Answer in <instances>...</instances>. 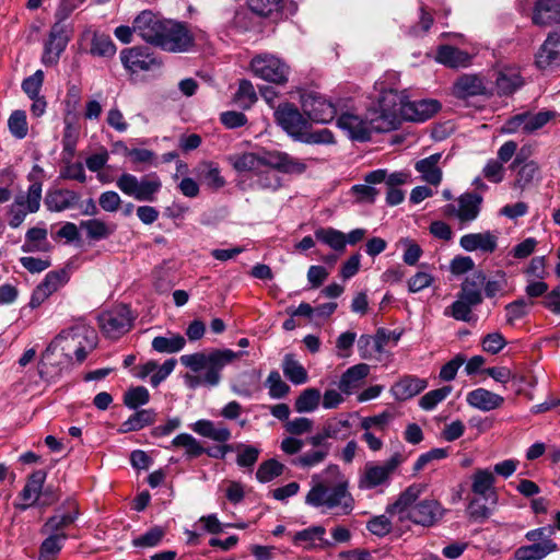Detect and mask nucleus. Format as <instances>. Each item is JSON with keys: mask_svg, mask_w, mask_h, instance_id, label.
I'll list each match as a JSON object with an SVG mask.
<instances>
[{"mask_svg": "<svg viewBox=\"0 0 560 560\" xmlns=\"http://www.w3.org/2000/svg\"><path fill=\"white\" fill-rule=\"evenodd\" d=\"M378 108L368 110L364 118L343 113L337 119V126L343 130L347 136L357 141H368L373 132H387L396 129L398 120L395 106H387V101L393 103L397 100V94L392 89H380Z\"/></svg>", "mask_w": 560, "mask_h": 560, "instance_id": "f257e3e1", "label": "nucleus"}, {"mask_svg": "<svg viewBox=\"0 0 560 560\" xmlns=\"http://www.w3.org/2000/svg\"><path fill=\"white\" fill-rule=\"evenodd\" d=\"M425 486L411 485L399 498L387 508L390 514H400L399 518L407 517L412 523L423 527L434 526L444 515L445 510L439 501L424 499L417 502Z\"/></svg>", "mask_w": 560, "mask_h": 560, "instance_id": "f03ea898", "label": "nucleus"}, {"mask_svg": "<svg viewBox=\"0 0 560 560\" xmlns=\"http://www.w3.org/2000/svg\"><path fill=\"white\" fill-rule=\"evenodd\" d=\"M305 503L336 516L349 515L355 506L347 479L342 478L329 486L323 480H316V476L313 477V486L305 497Z\"/></svg>", "mask_w": 560, "mask_h": 560, "instance_id": "7ed1b4c3", "label": "nucleus"}, {"mask_svg": "<svg viewBox=\"0 0 560 560\" xmlns=\"http://www.w3.org/2000/svg\"><path fill=\"white\" fill-rule=\"evenodd\" d=\"M244 354H246L245 351L235 352L231 349H219L208 354L202 352L184 354L180 357V362L194 372L206 370L201 376L191 380L190 387L199 385L215 387L221 381L223 368Z\"/></svg>", "mask_w": 560, "mask_h": 560, "instance_id": "20e7f679", "label": "nucleus"}, {"mask_svg": "<svg viewBox=\"0 0 560 560\" xmlns=\"http://www.w3.org/2000/svg\"><path fill=\"white\" fill-rule=\"evenodd\" d=\"M228 160L236 172H252L253 175L261 166H272L279 168L284 174H302L306 170V165L303 162L280 151H266L261 154L246 152L230 155Z\"/></svg>", "mask_w": 560, "mask_h": 560, "instance_id": "39448f33", "label": "nucleus"}, {"mask_svg": "<svg viewBox=\"0 0 560 560\" xmlns=\"http://www.w3.org/2000/svg\"><path fill=\"white\" fill-rule=\"evenodd\" d=\"M495 477L488 469H477L471 476V491L476 495L469 501L468 513L474 520H486L491 515V510L487 503L494 505L498 501V494L494 488Z\"/></svg>", "mask_w": 560, "mask_h": 560, "instance_id": "423d86ee", "label": "nucleus"}, {"mask_svg": "<svg viewBox=\"0 0 560 560\" xmlns=\"http://www.w3.org/2000/svg\"><path fill=\"white\" fill-rule=\"evenodd\" d=\"M59 334H66L62 338V353L70 358L71 352H73L79 363H82L97 346L96 330L83 322H79Z\"/></svg>", "mask_w": 560, "mask_h": 560, "instance_id": "0eeeda50", "label": "nucleus"}, {"mask_svg": "<svg viewBox=\"0 0 560 560\" xmlns=\"http://www.w3.org/2000/svg\"><path fill=\"white\" fill-rule=\"evenodd\" d=\"M116 186L122 194L138 201L153 202L162 188V182L156 173H150L140 179L130 173H122L116 179Z\"/></svg>", "mask_w": 560, "mask_h": 560, "instance_id": "6e6552de", "label": "nucleus"}, {"mask_svg": "<svg viewBox=\"0 0 560 560\" xmlns=\"http://www.w3.org/2000/svg\"><path fill=\"white\" fill-rule=\"evenodd\" d=\"M135 316L126 304H118L110 310L102 312L98 317V326L105 337L118 339L127 334L133 325Z\"/></svg>", "mask_w": 560, "mask_h": 560, "instance_id": "1a4fd4ad", "label": "nucleus"}, {"mask_svg": "<svg viewBox=\"0 0 560 560\" xmlns=\"http://www.w3.org/2000/svg\"><path fill=\"white\" fill-rule=\"evenodd\" d=\"M397 94V100L393 104L392 101H387V106H395L396 117L399 121V115L410 121H425L430 119L441 108V105L435 100H416L408 101L405 96L398 94V92L392 89Z\"/></svg>", "mask_w": 560, "mask_h": 560, "instance_id": "9d476101", "label": "nucleus"}, {"mask_svg": "<svg viewBox=\"0 0 560 560\" xmlns=\"http://www.w3.org/2000/svg\"><path fill=\"white\" fill-rule=\"evenodd\" d=\"M250 69L257 78L278 85L287 83L290 73V67L271 54L255 56L250 61Z\"/></svg>", "mask_w": 560, "mask_h": 560, "instance_id": "9b49d317", "label": "nucleus"}, {"mask_svg": "<svg viewBox=\"0 0 560 560\" xmlns=\"http://www.w3.org/2000/svg\"><path fill=\"white\" fill-rule=\"evenodd\" d=\"M42 190L43 184L40 182H34L28 186L26 194L15 196L14 201L9 208V225L11 228H19L28 213H35L39 210Z\"/></svg>", "mask_w": 560, "mask_h": 560, "instance_id": "f8f14e48", "label": "nucleus"}, {"mask_svg": "<svg viewBox=\"0 0 560 560\" xmlns=\"http://www.w3.org/2000/svg\"><path fill=\"white\" fill-rule=\"evenodd\" d=\"M195 45V37L185 23L168 20L158 48L182 54L194 50Z\"/></svg>", "mask_w": 560, "mask_h": 560, "instance_id": "ddd939ff", "label": "nucleus"}, {"mask_svg": "<svg viewBox=\"0 0 560 560\" xmlns=\"http://www.w3.org/2000/svg\"><path fill=\"white\" fill-rule=\"evenodd\" d=\"M483 198L480 192H464L453 203L443 207V213L456 219L462 226L477 220L480 214Z\"/></svg>", "mask_w": 560, "mask_h": 560, "instance_id": "4468645a", "label": "nucleus"}, {"mask_svg": "<svg viewBox=\"0 0 560 560\" xmlns=\"http://www.w3.org/2000/svg\"><path fill=\"white\" fill-rule=\"evenodd\" d=\"M168 19H164L150 10L140 12L135 18L136 34L145 43L159 47Z\"/></svg>", "mask_w": 560, "mask_h": 560, "instance_id": "2eb2a0df", "label": "nucleus"}, {"mask_svg": "<svg viewBox=\"0 0 560 560\" xmlns=\"http://www.w3.org/2000/svg\"><path fill=\"white\" fill-rule=\"evenodd\" d=\"M120 61L126 70L139 73L159 69L162 61L154 52L143 47H132L120 51Z\"/></svg>", "mask_w": 560, "mask_h": 560, "instance_id": "dca6fc26", "label": "nucleus"}, {"mask_svg": "<svg viewBox=\"0 0 560 560\" xmlns=\"http://www.w3.org/2000/svg\"><path fill=\"white\" fill-rule=\"evenodd\" d=\"M301 104L303 113L316 124H328L337 114L336 106L316 93L303 95Z\"/></svg>", "mask_w": 560, "mask_h": 560, "instance_id": "f3484780", "label": "nucleus"}, {"mask_svg": "<svg viewBox=\"0 0 560 560\" xmlns=\"http://www.w3.org/2000/svg\"><path fill=\"white\" fill-rule=\"evenodd\" d=\"M69 40L70 37L67 33V26L63 23L56 22L51 26L48 38L45 42L42 62L45 66L57 65Z\"/></svg>", "mask_w": 560, "mask_h": 560, "instance_id": "a211bd4d", "label": "nucleus"}, {"mask_svg": "<svg viewBox=\"0 0 560 560\" xmlns=\"http://www.w3.org/2000/svg\"><path fill=\"white\" fill-rule=\"evenodd\" d=\"M275 118L278 125L292 138L299 140L307 128V120L299 109L290 103H283L275 110Z\"/></svg>", "mask_w": 560, "mask_h": 560, "instance_id": "6ab92c4d", "label": "nucleus"}, {"mask_svg": "<svg viewBox=\"0 0 560 560\" xmlns=\"http://www.w3.org/2000/svg\"><path fill=\"white\" fill-rule=\"evenodd\" d=\"M493 88L489 86L481 77L477 74H464L453 85V94L460 100L472 96H490Z\"/></svg>", "mask_w": 560, "mask_h": 560, "instance_id": "aec40b11", "label": "nucleus"}, {"mask_svg": "<svg viewBox=\"0 0 560 560\" xmlns=\"http://www.w3.org/2000/svg\"><path fill=\"white\" fill-rule=\"evenodd\" d=\"M390 339V334L384 328L377 329L374 336L361 335L358 339L359 355L363 360L377 359L385 352V347Z\"/></svg>", "mask_w": 560, "mask_h": 560, "instance_id": "412c9836", "label": "nucleus"}, {"mask_svg": "<svg viewBox=\"0 0 560 560\" xmlns=\"http://www.w3.org/2000/svg\"><path fill=\"white\" fill-rule=\"evenodd\" d=\"M535 63L540 70L556 69L560 66V32L548 35L536 55Z\"/></svg>", "mask_w": 560, "mask_h": 560, "instance_id": "4be33fe9", "label": "nucleus"}, {"mask_svg": "<svg viewBox=\"0 0 560 560\" xmlns=\"http://www.w3.org/2000/svg\"><path fill=\"white\" fill-rule=\"evenodd\" d=\"M79 201L80 195L77 191L65 188L48 189L44 199L47 210L51 212L73 209Z\"/></svg>", "mask_w": 560, "mask_h": 560, "instance_id": "5701e85b", "label": "nucleus"}, {"mask_svg": "<svg viewBox=\"0 0 560 560\" xmlns=\"http://www.w3.org/2000/svg\"><path fill=\"white\" fill-rule=\"evenodd\" d=\"M47 474L45 470H36L30 475L27 481L20 493V498L23 500V503L16 504V509L21 511H26L31 506H34L38 503Z\"/></svg>", "mask_w": 560, "mask_h": 560, "instance_id": "b1692460", "label": "nucleus"}, {"mask_svg": "<svg viewBox=\"0 0 560 560\" xmlns=\"http://www.w3.org/2000/svg\"><path fill=\"white\" fill-rule=\"evenodd\" d=\"M371 368L366 363H358L348 368L340 376L338 388L349 396L352 395L369 376Z\"/></svg>", "mask_w": 560, "mask_h": 560, "instance_id": "393cba45", "label": "nucleus"}, {"mask_svg": "<svg viewBox=\"0 0 560 560\" xmlns=\"http://www.w3.org/2000/svg\"><path fill=\"white\" fill-rule=\"evenodd\" d=\"M427 386V380L416 375H405L392 386L390 393L396 400L406 401L423 392Z\"/></svg>", "mask_w": 560, "mask_h": 560, "instance_id": "a878e982", "label": "nucleus"}, {"mask_svg": "<svg viewBox=\"0 0 560 560\" xmlns=\"http://www.w3.org/2000/svg\"><path fill=\"white\" fill-rule=\"evenodd\" d=\"M466 401L470 407L488 412L500 408L504 398L499 394L479 387L467 394Z\"/></svg>", "mask_w": 560, "mask_h": 560, "instance_id": "bb28decb", "label": "nucleus"}, {"mask_svg": "<svg viewBox=\"0 0 560 560\" xmlns=\"http://www.w3.org/2000/svg\"><path fill=\"white\" fill-rule=\"evenodd\" d=\"M459 245L466 252L481 250L483 253H493L497 249L498 238L490 231L468 233L460 237Z\"/></svg>", "mask_w": 560, "mask_h": 560, "instance_id": "cd10ccee", "label": "nucleus"}, {"mask_svg": "<svg viewBox=\"0 0 560 560\" xmlns=\"http://www.w3.org/2000/svg\"><path fill=\"white\" fill-rule=\"evenodd\" d=\"M536 25L560 24V0H538L533 12Z\"/></svg>", "mask_w": 560, "mask_h": 560, "instance_id": "c85d7f7f", "label": "nucleus"}, {"mask_svg": "<svg viewBox=\"0 0 560 560\" xmlns=\"http://www.w3.org/2000/svg\"><path fill=\"white\" fill-rule=\"evenodd\" d=\"M486 276L483 272L478 271L472 276L467 277L462 285L460 291L457 296L468 302V304H472L477 306L482 302V292L481 289L485 284Z\"/></svg>", "mask_w": 560, "mask_h": 560, "instance_id": "c756f323", "label": "nucleus"}, {"mask_svg": "<svg viewBox=\"0 0 560 560\" xmlns=\"http://www.w3.org/2000/svg\"><path fill=\"white\" fill-rule=\"evenodd\" d=\"M390 475L383 465L368 463L359 478L358 487L361 490H371L388 482Z\"/></svg>", "mask_w": 560, "mask_h": 560, "instance_id": "7c9ffc66", "label": "nucleus"}, {"mask_svg": "<svg viewBox=\"0 0 560 560\" xmlns=\"http://www.w3.org/2000/svg\"><path fill=\"white\" fill-rule=\"evenodd\" d=\"M442 153H433L416 162L415 170L421 175L422 180L438 186L442 180V170L439 166Z\"/></svg>", "mask_w": 560, "mask_h": 560, "instance_id": "2f4dec72", "label": "nucleus"}, {"mask_svg": "<svg viewBox=\"0 0 560 560\" xmlns=\"http://www.w3.org/2000/svg\"><path fill=\"white\" fill-rule=\"evenodd\" d=\"M523 83L518 70L506 68L497 73L494 90L499 96H508L516 92Z\"/></svg>", "mask_w": 560, "mask_h": 560, "instance_id": "473e14b6", "label": "nucleus"}, {"mask_svg": "<svg viewBox=\"0 0 560 560\" xmlns=\"http://www.w3.org/2000/svg\"><path fill=\"white\" fill-rule=\"evenodd\" d=\"M158 413L154 409H137L135 412L125 420L118 432L129 433L140 431L145 427L152 425L156 421Z\"/></svg>", "mask_w": 560, "mask_h": 560, "instance_id": "72a5a7b5", "label": "nucleus"}, {"mask_svg": "<svg viewBox=\"0 0 560 560\" xmlns=\"http://www.w3.org/2000/svg\"><path fill=\"white\" fill-rule=\"evenodd\" d=\"M557 544L553 540H545L516 549V560H542L549 553L557 550Z\"/></svg>", "mask_w": 560, "mask_h": 560, "instance_id": "f704fd0d", "label": "nucleus"}, {"mask_svg": "<svg viewBox=\"0 0 560 560\" xmlns=\"http://www.w3.org/2000/svg\"><path fill=\"white\" fill-rule=\"evenodd\" d=\"M79 517V510L74 508L68 513H56L48 517L42 527L44 534L67 535L65 529L73 524Z\"/></svg>", "mask_w": 560, "mask_h": 560, "instance_id": "c9c22d12", "label": "nucleus"}, {"mask_svg": "<svg viewBox=\"0 0 560 560\" xmlns=\"http://www.w3.org/2000/svg\"><path fill=\"white\" fill-rule=\"evenodd\" d=\"M282 371L284 376L294 385L305 384L308 380L307 371L292 353L284 355Z\"/></svg>", "mask_w": 560, "mask_h": 560, "instance_id": "e433bc0d", "label": "nucleus"}, {"mask_svg": "<svg viewBox=\"0 0 560 560\" xmlns=\"http://www.w3.org/2000/svg\"><path fill=\"white\" fill-rule=\"evenodd\" d=\"M314 237L336 253H343L346 249V234L334 228H319L315 230Z\"/></svg>", "mask_w": 560, "mask_h": 560, "instance_id": "4c0bfd02", "label": "nucleus"}, {"mask_svg": "<svg viewBox=\"0 0 560 560\" xmlns=\"http://www.w3.org/2000/svg\"><path fill=\"white\" fill-rule=\"evenodd\" d=\"M325 534L326 529L324 526H310L305 529L296 532L292 537V542L295 546H301L305 549H311L315 547L317 542L324 541Z\"/></svg>", "mask_w": 560, "mask_h": 560, "instance_id": "58836bf2", "label": "nucleus"}, {"mask_svg": "<svg viewBox=\"0 0 560 560\" xmlns=\"http://www.w3.org/2000/svg\"><path fill=\"white\" fill-rule=\"evenodd\" d=\"M197 174L213 190H218L225 185V179L214 162H202L198 166Z\"/></svg>", "mask_w": 560, "mask_h": 560, "instance_id": "ea45409f", "label": "nucleus"}, {"mask_svg": "<svg viewBox=\"0 0 560 560\" xmlns=\"http://www.w3.org/2000/svg\"><path fill=\"white\" fill-rule=\"evenodd\" d=\"M278 173L282 172L272 166H261L254 175V183L261 189L277 190L282 185V179Z\"/></svg>", "mask_w": 560, "mask_h": 560, "instance_id": "a19ab883", "label": "nucleus"}, {"mask_svg": "<svg viewBox=\"0 0 560 560\" xmlns=\"http://www.w3.org/2000/svg\"><path fill=\"white\" fill-rule=\"evenodd\" d=\"M47 249V230L38 226L31 228L25 234V243L22 245V250L24 253H31Z\"/></svg>", "mask_w": 560, "mask_h": 560, "instance_id": "79ce46f5", "label": "nucleus"}, {"mask_svg": "<svg viewBox=\"0 0 560 560\" xmlns=\"http://www.w3.org/2000/svg\"><path fill=\"white\" fill-rule=\"evenodd\" d=\"M80 228L85 231L86 237L91 241H101L109 237L115 228L106 224L100 219H90L80 222Z\"/></svg>", "mask_w": 560, "mask_h": 560, "instance_id": "37998d69", "label": "nucleus"}, {"mask_svg": "<svg viewBox=\"0 0 560 560\" xmlns=\"http://www.w3.org/2000/svg\"><path fill=\"white\" fill-rule=\"evenodd\" d=\"M172 446L185 450V456L188 459L197 458L205 454L206 448L201 443L189 433H180L172 440Z\"/></svg>", "mask_w": 560, "mask_h": 560, "instance_id": "c03bdc74", "label": "nucleus"}, {"mask_svg": "<svg viewBox=\"0 0 560 560\" xmlns=\"http://www.w3.org/2000/svg\"><path fill=\"white\" fill-rule=\"evenodd\" d=\"M186 345V340L180 335L171 337L158 336L152 340V349L159 353H176Z\"/></svg>", "mask_w": 560, "mask_h": 560, "instance_id": "a18cd8bd", "label": "nucleus"}, {"mask_svg": "<svg viewBox=\"0 0 560 560\" xmlns=\"http://www.w3.org/2000/svg\"><path fill=\"white\" fill-rule=\"evenodd\" d=\"M68 535L48 534L39 548V560H54L63 547Z\"/></svg>", "mask_w": 560, "mask_h": 560, "instance_id": "49530a36", "label": "nucleus"}, {"mask_svg": "<svg viewBox=\"0 0 560 560\" xmlns=\"http://www.w3.org/2000/svg\"><path fill=\"white\" fill-rule=\"evenodd\" d=\"M320 402V392L317 388L304 389L294 402V409L300 412H313L317 409Z\"/></svg>", "mask_w": 560, "mask_h": 560, "instance_id": "de8ad7c7", "label": "nucleus"}, {"mask_svg": "<svg viewBox=\"0 0 560 560\" xmlns=\"http://www.w3.org/2000/svg\"><path fill=\"white\" fill-rule=\"evenodd\" d=\"M116 45L108 35L95 34L91 42L90 54L95 57L112 58L116 54Z\"/></svg>", "mask_w": 560, "mask_h": 560, "instance_id": "09e8293b", "label": "nucleus"}, {"mask_svg": "<svg viewBox=\"0 0 560 560\" xmlns=\"http://www.w3.org/2000/svg\"><path fill=\"white\" fill-rule=\"evenodd\" d=\"M524 113L526 115L525 135L534 133L558 116V113L555 110H541L536 114H532L530 112Z\"/></svg>", "mask_w": 560, "mask_h": 560, "instance_id": "8fccbe9b", "label": "nucleus"}, {"mask_svg": "<svg viewBox=\"0 0 560 560\" xmlns=\"http://www.w3.org/2000/svg\"><path fill=\"white\" fill-rule=\"evenodd\" d=\"M436 60L444 66L457 68L464 65L466 54L455 47L445 45L438 49Z\"/></svg>", "mask_w": 560, "mask_h": 560, "instance_id": "3c124183", "label": "nucleus"}, {"mask_svg": "<svg viewBox=\"0 0 560 560\" xmlns=\"http://www.w3.org/2000/svg\"><path fill=\"white\" fill-rule=\"evenodd\" d=\"M256 101L257 95L252 82L248 80H241L238 89L234 95L235 104L243 109H248Z\"/></svg>", "mask_w": 560, "mask_h": 560, "instance_id": "603ef678", "label": "nucleus"}, {"mask_svg": "<svg viewBox=\"0 0 560 560\" xmlns=\"http://www.w3.org/2000/svg\"><path fill=\"white\" fill-rule=\"evenodd\" d=\"M350 427L351 424L347 417L332 418L324 424V434L329 436V439H345L349 434Z\"/></svg>", "mask_w": 560, "mask_h": 560, "instance_id": "864d4df0", "label": "nucleus"}, {"mask_svg": "<svg viewBox=\"0 0 560 560\" xmlns=\"http://www.w3.org/2000/svg\"><path fill=\"white\" fill-rule=\"evenodd\" d=\"M284 466L275 458L262 462L257 471L256 479L261 483H267L282 475Z\"/></svg>", "mask_w": 560, "mask_h": 560, "instance_id": "5fc2aeb1", "label": "nucleus"}, {"mask_svg": "<svg viewBox=\"0 0 560 560\" xmlns=\"http://www.w3.org/2000/svg\"><path fill=\"white\" fill-rule=\"evenodd\" d=\"M69 271L63 268L60 270L49 271L38 285H40L49 295H51L58 289L63 287L69 281Z\"/></svg>", "mask_w": 560, "mask_h": 560, "instance_id": "6e6d98bb", "label": "nucleus"}, {"mask_svg": "<svg viewBox=\"0 0 560 560\" xmlns=\"http://www.w3.org/2000/svg\"><path fill=\"white\" fill-rule=\"evenodd\" d=\"M150 401V393L144 386H137L124 394V405L131 410H137Z\"/></svg>", "mask_w": 560, "mask_h": 560, "instance_id": "4d7b16f0", "label": "nucleus"}, {"mask_svg": "<svg viewBox=\"0 0 560 560\" xmlns=\"http://www.w3.org/2000/svg\"><path fill=\"white\" fill-rule=\"evenodd\" d=\"M265 386L268 388V394L272 399H281L290 392V386L282 381L280 373L273 370L269 373Z\"/></svg>", "mask_w": 560, "mask_h": 560, "instance_id": "13d9d810", "label": "nucleus"}, {"mask_svg": "<svg viewBox=\"0 0 560 560\" xmlns=\"http://www.w3.org/2000/svg\"><path fill=\"white\" fill-rule=\"evenodd\" d=\"M452 386L446 385L425 393L419 400V407L427 411L433 410L452 393Z\"/></svg>", "mask_w": 560, "mask_h": 560, "instance_id": "bf43d9fd", "label": "nucleus"}, {"mask_svg": "<svg viewBox=\"0 0 560 560\" xmlns=\"http://www.w3.org/2000/svg\"><path fill=\"white\" fill-rule=\"evenodd\" d=\"M329 447L313 450L311 452L304 453L296 458H294L291 463L292 465L301 468H312L314 466L323 463L328 456Z\"/></svg>", "mask_w": 560, "mask_h": 560, "instance_id": "052dcab7", "label": "nucleus"}, {"mask_svg": "<svg viewBox=\"0 0 560 560\" xmlns=\"http://www.w3.org/2000/svg\"><path fill=\"white\" fill-rule=\"evenodd\" d=\"M472 307H475L472 304H468V302L457 296V300L444 310V315L456 320L469 322Z\"/></svg>", "mask_w": 560, "mask_h": 560, "instance_id": "680f3d73", "label": "nucleus"}, {"mask_svg": "<svg viewBox=\"0 0 560 560\" xmlns=\"http://www.w3.org/2000/svg\"><path fill=\"white\" fill-rule=\"evenodd\" d=\"M539 174V165L535 161L524 163L517 171L515 187L526 188Z\"/></svg>", "mask_w": 560, "mask_h": 560, "instance_id": "e2e57ef3", "label": "nucleus"}, {"mask_svg": "<svg viewBox=\"0 0 560 560\" xmlns=\"http://www.w3.org/2000/svg\"><path fill=\"white\" fill-rule=\"evenodd\" d=\"M164 534L165 533L161 527L155 526L145 532L144 534L133 538L131 544L133 547L152 548L160 545L164 537Z\"/></svg>", "mask_w": 560, "mask_h": 560, "instance_id": "0e129e2a", "label": "nucleus"}, {"mask_svg": "<svg viewBox=\"0 0 560 560\" xmlns=\"http://www.w3.org/2000/svg\"><path fill=\"white\" fill-rule=\"evenodd\" d=\"M8 126L16 139L25 138L28 131L25 112L14 110L9 117Z\"/></svg>", "mask_w": 560, "mask_h": 560, "instance_id": "69168bd1", "label": "nucleus"}, {"mask_svg": "<svg viewBox=\"0 0 560 560\" xmlns=\"http://www.w3.org/2000/svg\"><path fill=\"white\" fill-rule=\"evenodd\" d=\"M236 464L242 468H253L258 460L260 450L253 445L240 444Z\"/></svg>", "mask_w": 560, "mask_h": 560, "instance_id": "338daca9", "label": "nucleus"}, {"mask_svg": "<svg viewBox=\"0 0 560 560\" xmlns=\"http://www.w3.org/2000/svg\"><path fill=\"white\" fill-rule=\"evenodd\" d=\"M299 141L307 144H331L335 142V137L329 129H320L315 131H303Z\"/></svg>", "mask_w": 560, "mask_h": 560, "instance_id": "774afa93", "label": "nucleus"}]
</instances>
